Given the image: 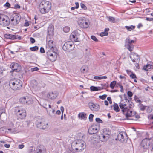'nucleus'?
Instances as JSON below:
<instances>
[{
    "label": "nucleus",
    "instance_id": "47",
    "mask_svg": "<svg viewBox=\"0 0 153 153\" xmlns=\"http://www.w3.org/2000/svg\"><path fill=\"white\" fill-rule=\"evenodd\" d=\"M43 122H42V123L41 124V126H42V127H43V125H44V124H45V125H46L45 127H46V128L47 127L48 123H47V122H46L45 119H43Z\"/></svg>",
    "mask_w": 153,
    "mask_h": 153
},
{
    "label": "nucleus",
    "instance_id": "59",
    "mask_svg": "<svg viewBox=\"0 0 153 153\" xmlns=\"http://www.w3.org/2000/svg\"><path fill=\"white\" fill-rule=\"evenodd\" d=\"M8 125L9 127H10L13 128L14 126V125L13 123L11 122H9Z\"/></svg>",
    "mask_w": 153,
    "mask_h": 153
},
{
    "label": "nucleus",
    "instance_id": "64",
    "mask_svg": "<svg viewBox=\"0 0 153 153\" xmlns=\"http://www.w3.org/2000/svg\"><path fill=\"white\" fill-rule=\"evenodd\" d=\"M14 8L15 9H19L20 8V7L19 5L16 4L15 5Z\"/></svg>",
    "mask_w": 153,
    "mask_h": 153
},
{
    "label": "nucleus",
    "instance_id": "23",
    "mask_svg": "<svg viewBox=\"0 0 153 153\" xmlns=\"http://www.w3.org/2000/svg\"><path fill=\"white\" fill-rule=\"evenodd\" d=\"M130 57L133 62H137L140 59L139 56L134 53H132L130 55Z\"/></svg>",
    "mask_w": 153,
    "mask_h": 153
},
{
    "label": "nucleus",
    "instance_id": "31",
    "mask_svg": "<svg viewBox=\"0 0 153 153\" xmlns=\"http://www.w3.org/2000/svg\"><path fill=\"white\" fill-rule=\"evenodd\" d=\"M18 64L16 63L13 62L10 65V67L13 70V71H16L17 70Z\"/></svg>",
    "mask_w": 153,
    "mask_h": 153
},
{
    "label": "nucleus",
    "instance_id": "15",
    "mask_svg": "<svg viewBox=\"0 0 153 153\" xmlns=\"http://www.w3.org/2000/svg\"><path fill=\"white\" fill-rule=\"evenodd\" d=\"M54 30L53 26L52 24L49 25L48 29V35L47 37L48 40V39H51L53 37Z\"/></svg>",
    "mask_w": 153,
    "mask_h": 153
},
{
    "label": "nucleus",
    "instance_id": "48",
    "mask_svg": "<svg viewBox=\"0 0 153 153\" xmlns=\"http://www.w3.org/2000/svg\"><path fill=\"white\" fill-rule=\"evenodd\" d=\"M94 117V115L92 114H90L89 117V119L90 122H92L93 120V118Z\"/></svg>",
    "mask_w": 153,
    "mask_h": 153
},
{
    "label": "nucleus",
    "instance_id": "19",
    "mask_svg": "<svg viewBox=\"0 0 153 153\" xmlns=\"http://www.w3.org/2000/svg\"><path fill=\"white\" fill-rule=\"evenodd\" d=\"M36 153H46V148L42 145L37 146L36 148Z\"/></svg>",
    "mask_w": 153,
    "mask_h": 153
},
{
    "label": "nucleus",
    "instance_id": "17",
    "mask_svg": "<svg viewBox=\"0 0 153 153\" xmlns=\"http://www.w3.org/2000/svg\"><path fill=\"white\" fill-rule=\"evenodd\" d=\"M79 35L77 30H75L71 34L70 37L71 39L74 42H76L78 41V38Z\"/></svg>",
    "mask_w": 153,
    "mask_h": 153
},
{
    "label": "nucleus",
    "instance_id": "16",
    "mask_svg": "<svg viewBox=\"0 0 153 153\" xmlns=\"http://www.w3.org/2000/svg\"><path fill=\"white\" fill-rule=\"evenodd\" d=\"M150 145L149 140L148 138H145L143 139L141 143V147L144 149H147L149 148Z\"/></svg>",
    "mask_w": 153,
    "mask_h": 153
},
{
    "label": "nucleus",
    "instance_id": "62",
    "mask_svg": "<svg viewBox=\"0 0 153 153\" xmlns=\"http://www.w3.org/2000/svg\"><path fill=\"white\" fill-rule=\"evenodd\" d=\"M119 85L120 86V92L122 93H124V91L123 87L122 85Z\"/></svg>",
    "mask_w": 153,
    "mask_h": 153
},
{
    "label": "nucleus",
    "instance_id": "3",
    "mask_svg": "<svg viewBox=\"0 0 153 153\" xmlns=\"http://www.w3.org/2000/svg\"><path fill=\"white\" fill-rule=\"evenodd\" d=\"M30 85L33 91L37 94H39L41 97L43 96L45 92L42 91L40 93L42 88L44 87V86L42 85L41 83H38L36 80H33L31 81Z\"/></svg>",
    "mask_w": 153,
    "mask_h": 153
},
{
    "label": "nucleus",
    "instance_id": "10",
    "mask_svg": "<svg viewBox=\"0 0 153 153\" xmlns=\"http://www.w3.org/2000/svg\"><path fill=\"white\" fill-rule=\"evenodd\" d=\"M10 22L9 18L6 15L1 14V25L8 26Z\"/></svg>",
    "mask_w": 153,
    "mask_h": 153
},
{
    "label": "nucleus",
    "instance_id": "43",
    "mask_svg": "<svg viewBox=\"0 0 153 153\" xmlns=\"http://www.w3.org/2000/svg\"><path fill=\"white\" fill-rule=\"evenodd\" d=\"M93 143L94 144V146H95L100 147V146L99 143L95 140L93 141Z\"/></svg>",
    "mask_w": 153,
    "mask_h": 153
},
{
    "label": "nucleus",
    "instance_id": "55",
    "mask_svg": "<svg viewBox=\"0 0 153 153\" xmlns=\"http://www.w3.org/2000/svg\"><path fill=\"white\" fill-rule=\"evenodd\" d=\"M108 35V33L107 32L104 31V32H102L100 34V36H107Z\"/></svg>",
    "mask_w": 153,
    "mask_h": 153
},
{
    "label": "nucleus",
    "instance_id": "46",
    "mask_svg": "<svg viewBox=\"0 0 153 153\" xmlns=\"http://www.w3.org/2000/svg\"><path fill=\"white\" fill-rule=\"evenodd\" d=\"M31 51H35L38 49V47L37 46H35L33 47H30V48Z\"/></svg>",
    "mask_w": 153,
    "mask_h": 153
},
{
    "label": "nucleus",
    "instance_id": "57",
    "mask_svg": "<svg viewBox=\"0 0 153 153\" xmlns=\"http://www.w3.org/2000/svg\"><path fill=\"white\" fill-rule=\"evenodd\" d=\"M96 121L98 123H102V120L99 118H97L95 119Z\"/></svg>",
    "mask_w": 153,
    "mask_h": 153
},
{
    "label": "nucleus",
    "instance_id": "63",
    "mask_svg": "<svg viewBox=\"0 0 153 153\" xmlns=\"http://www.w3.org/2000/svg\"><path fill=\"white\" fill-rule=\"evenodd\" d=\"M146 20L148 21H153V18H149V17H146Z\"/></svg>",
    "mask_w": 153,
    "mask_h": 153
},
{
    "label": "nucleus",
    "instance_id": "29",
    "mask_svg": "<svg viewBox=\"0 0 153 153\" xmlns=\"http://www.w3.org/2000/svg\"><path fill=\"white\" fill-rule=\"evenodd\" d=\"M2 111V112L1 113V120L3 121L4 120L6 119L7 117L6 114L4 112L5 109H3Z\"/></svg>",
    "mask_w": 153,
    "mask_h": 153
},
{
    "label": "nucleus",
    "instance_id": "25",
    "mask_svg": "<svg viewBox=\"0 0 153 153\" xmlns=\"http://www.w3.org/2000/svg\"><path fill=\"white\" fill-rule=\"evenodd\" d=\"M78 117L79 119L85 120L87 119L86 114L84 112L79 113L78 115Z\"/></svg>",
    "mask_w": 153,
    "mask_h": 153
},
{
    "label": "nucleus",
    "instance_id": "56",
    "mask_svg": "<svg viewBox=\"0 0 153 153\" xmlns=\"http://www.w3.org/2000/svg\"><path fill=\"white\" fill-rule=\"evenodd\" d=\"M29 24L28 21L27 20H25V24L24 25V26L27 27L29 26Z\"/></svg>",
    "mask_w": 153,
    "mask_h": 153
},
{
    "label": "nucleus",
    "instance_id": "33",
    "mask_svg": "<svg viewBox=\"0 0 153 153\" xmlns=\"http://www.w3.org/2000/svg\"><path fill=\"white\" fill-rule=\"evenodd\" d=\"M12 129L11 128H1V131H5V132H7L8 133H12L13 132V131H12Z\"/></svg>",
    "mask_w": 153,
    "mask_h": 153
},
{
    "label": "nucleus",
    "instance_id": "2",
    "mask_svg": "<svg viewBox=\"0 0 153 153\" xmlns=\"http://www.w3.org/2000/svg\"><path fill=\"white\" fill-rule=\"evenodd\" d=\"M51 7V4L50 2L46 0H43L40 3L39 10L42 14L48 13Z\"/></svg>",
    "mask_w": 153,
    "mask_h": 153
},
{
    "label": "nucleus",
    "instance_id": "36",
    "mask_svg": "<svg viewBox=\"0 0 153 153\" xmlns=\"http://www.w3.org/2000/svg\"><path fill=\"white\" fill-rule=\"evenodd\" d=\"M107 77L106 76H95L94 77V79L96 80H101L102 79H106Z\"/></svg>",
    "mask_w": 153,
    "mask_h": 153
},
{
    "label": "nucleus",
    "instance_id": "7",
    "mask_svg": "<svg viewBox=\"0 0 153 153\" xmlns=\"http://www.w3.org/2000/svg\"><path fill=\"white\" fill-rule=\"evenodd\" d=\"M72 146H75L76 150H78L80 152L84 150L86 146L85 142L81 140H77L75 142L73 143Z\"/></svg>",
    "mask_w": 153,
    "mask_h": 153
},
{
    "label": "nucleus",
    "instance_id": "8",
    "mask_svg": "<svg viewBox=\"0 0 153 153\" xmlns=\"http://www.w3.org/2000/svg\"><path fill=\"white\" fill-rule=\"evenodd\" d=\"M20 19L21 17L19 14L17 13L13 14L11 17L10 23L16 25L19 22Z\"/></svg>",
    "mask_w": 153,
    "mask_h": 153
},
{
    "label": "nucleus",
    "instance_id": "54",
    "mask_svg": "<svg viewBox=\"0 0 153 153\" xmlns=\"http://www.w3.org/2000/svg\"><path fill=\"white\" fill-rule=\"evenodd\" d=\"M91 38L95 42H97L98 41V40L94 36H91Z\"/></svg>",
    "mask_w": 153,
    "mask_h": 153
},
{
    "label": "nucleus",
    "instance_id": "35",
    "mask_svg": "<svg viewBox=\"0 0 153 153\" xmlns=\"http://www.w3.org/2000/svg\"><path fill=\"white\" fill-rule=\"evenodd\" d=\"M125 27L128 31H131L132 30L134 29V28L135 27V26L131 25L129 26H126Z\"/></svg>",
    "mask_w": 153,
    "mask_h": 153
},
{
    "label": "nucleus",
    "instance_id": "39",
    "mask_svg": "<svg viewBox=\"0 0 153 153\" xmlns=\"http://www.w3.org/2000/svg\"><path fill=\"white\" fill-rule=\"evenodd\" d=\"M138 106L140 108V110L142 111H144L145 109H146V107H147V106H144L143 104H141L140 103L139 104Z\"/></svg>",
    "mask_w": 153,
    "mask_h": 153
},
{
    "label": "nucleus",
    "instance_id": "49",
    "mask_svg": "<svg viewBox=\"0 0 153 153\" xmlns=\"http://www.w3.org/2000/svg\"><path fill=\"white\" fill-rule=\"evenodd\" d=\"M80 6L81 8L84 10H85L87 9L86 6L82 3L80 4Z\"/></svg>",
    "mask_w": 153,
    "mask_h": 153
},
{
    "label": "nucleus",
    "instance_id": "13",
    "mask_svg": "<svg viewBox=\"0 0 153 153\" xmlns=\"http://www.w3.org/2000/svg\"><path fill=\"white\" fill-rule=\"evenodd\" d=\"M56 51H49L47 52V56L49 59L52 62L56 61L57 58Z\"/></svg>",
    "mask_w": 153,
    "mask_h": 153
},
{
    "label": "nucleus",
    "instance_id": "58",
    "mask_svg": "<svg viewBox=\"0 0 153 153\" xmlns=\"http://www.w3.org/2000/svg\"><path fill=\"white\" fill-rule=\"evenodd\" d=\"M10 6V3L8 2H7L4 5V6L5 7H8Z\"/></svg>",
    "mask_w": 153,
    "mask_h": 153
},
{
    "label": "nucleus",
    "instance_id": "14",
    "mask_svg": "<svg viewBox=\"0 0 153 153\" xmlns=\"http://www.w3.org/2000/svg\"><path fill=\"white\" fill-rule=\"evenodd\" d=\"M126 135L125 133L121 132L120 133L117 135V138H115L116 140H118L122 143H126L127 142V137L124 135Z\"/></svg>",
    "mask_w": 153,
    "mask_h": 153
},
{
    "label": "nucleus",
    "instance_id": "51",
    "mask_svg": "<svg viewBox=\"0 0 153 153\" xmlns=\"http://www.w3.org/2000/svg\"><path fill=\"white\" fill-rule=\"evenodd\" d=\"M39 70V68L37 67L31 68L30 69V71L31 72H33L34 71H38Z\"/></svg>",
    "mask_w": 153,
    "mask_h": 153
},
{
    "label": "nucleus",
    "instance_id": "11",
    "mask_svg": "<svg viewBox=\"0 0 153 153\" xmlns=\"http://www.w3.org/2000/svg\"><path fill=\"white\" fill-rule=\"evenodd\" d=\"M134 42V40H131L129 38H127L125 42L126 47L130 51H132L134 48V45L133 44Z\"/></svg>",
    "mask_w": 153,
    "mask_h": 153
},
{
    "label": "nucleus",
    "instance_id": "4",
    "mask_svg": "<svg viewBox=\"0 0 153 153\" xmlns=\"http://www.w3.org/2000/svg\"><path fill=\"white\" fill-rule=\"evenodd\" d=\"M9 85L13 90H18L22 86V82L19 79H14L10 81Z\"/></svg>",
    "mask_w": 153,
    "mask_h": 153
},
{
    "label": "nucleus",
    "instance_id": "24",
    "mask_svg": "<svg viewBox=\"0 0 153 153\" xmlns=\"http://www.w3.org/2000/svg\"><path fill=\"white\" fill-rule=\"evenodd\" d=\"M26 104L30 105L32 104L33 103V98L31 95H29L26 96Z\"/></svg>",
    "mask_w": 153,
    "mask_h": 153
},
{
    "label": "nucleus",
    "instance_id": "34",
    "mask_svg": "<svg viewBox=\"0 0 153 153\" xmlns=\"http://www.w3.org/2000/svg\"><path fill=\"white\" fill-rule=\"evenodd\" d=\"M26 96L20 98L19 100V101L21 103L23 104H26Z\"/></svg>",
    "mask_w": 153,
    "mask_h": 153
},
{
    "label": "nucleus",
    "instance_id": "50",
    "mask_svg": "<svg viewBox=\"0 0 153 153\" xmlns=\"http://www.w3.org/2000/svg\"><path fill=\"white\" fill-rule=\"evenodd\" d=\"M129 76L131 78L133 79H134L137 78V77L136 75L133 72H131V74H130Z\"/></svg>",
    "mask_w": 153,
    "mask_h": 153
},
{
    "label": "nucleus",
    "instance_id": "18",
    "mask_svg": "<svg viewBox=\"0 0 153 153\" xmlns=\"http://www.w3.org/2000/svg\"><path fill=\"white\" fill-rule=\"evenodd\" d=\"M47 48L49 49V51H56V48L54 47L53 41L52 40L48 41L47 45Z\"/></svg>",
    "mask_w": 153,
    "mask_h": 153
},
{
    "label": "nucleus",
    "instance_id": "9",
    "mask_svg": "<svg viewBox=\"0 0 153 153\" xmlns=\"http://www.w3.org/2000/svg\"><path fill=\"white\" fill-rule=\"evenodd\" d=\"M100 128V124L97 123L92 125L88 130V132L90 134H93L97 133Z\"/></svg>",
    "mask_w": 153,
    "mask_h": 153
},
{
    "label": "nucleus",
    "instance_id": "42",
    "mask_svg": "<svg viewBox=\"0 0 153 153\" xmlns=\"http://www.w3.org/2000/svg\"><path fill=\"white\" fill-rule=\"evenodd\" d=\"M63 31L65 33H68L70 30V28L69 27L66 26L64 27L63 29Z\"/></svg>",
    "mask_w": 153,
    "mask_h": 153
},
{
    "label": "nucleus",
    "instance_id": "37",
    "mask_svg": "<svg viewBox=\"0 0 153 153\" xmlns=\"http://www.w3.org/2000/svg\"><path fill=\"white\" fill-rule=\"evenodd\" d=\"M114 110L116 111V112H119L120 111V109L118 107V105L117 103H114L113 105Z\"/></svg>",
    "mask_w": 153,
    "mask_h": 153
},
{
    "label": "nucleus",
    "instance_id": "12",
    "mask_svg": "<svg viewBox=\"0 0 153 153\" xmlns=\"http://www.w3.org/2000/svg\"><path fill=\"white\" fill-rule=\"evenodd\" d=\"M74 43L71 42H66L63 46V50L65 51H70L74 48Z\"/></svg>",
    "mask_w": 153,
    "mask_h": 153
},
{
    "label": "nucleus",
    "instance_id": "1",
    "mask_svg": "<svg viewBox=\"0 0 153 153\" xmlns=\"http://www.w3.org/2000/svg\"><path fill=\"white\" fill-rule=\"evenodd\" d=\"M128 105L126 103L120 102L119 106L123 114L126 118L133 116L134 115V112H132V108L134 106V104L128 100Z\"/></svg>",
    "mask_w": 153,
    "mask_h": 153
},
{
    "label": "nucleus",
    "instance_id": "61",
    "mask_svg": "<svg viewBox=\"0 0 153 153\" xmlns=\"http://www.w3.org/2000/svg\"><path fill=\"white\" fill-rule=\"evenodd\" d=\"M30 42L32 43H34L35 41V39L33 38H32V37H30Z\"/></svg>",
    "mask_w": 153,
    "mask_h": 153
},
{
    "label": "nucleus",
    "instance_id": "26",
    "mask_svg": "<svg viewBox=\"0 0 153 153\" xmlns=\"http://www.w3.org/2000/svg\"><path fill=\"white\" fill-rule=\"evenodd\" d=\"M99 139L101 141L105 142L108 140L109 138L102 134L99 136Z\"/></svg>",
    "mask_w": 153,
    "mask_h": 153
},
{
    "label": "nucleus",
    "instance_id": "5",
    "mask_svg": "<svg viewBox=\"0 0 153 153\" xmlns=\"http://www.w3.org/2000/svg\"><path fill=\"white\" fill-rule=\"evenodd\" d=\"M14 112L17 117L20 119H23L26 116V110L22 107H16L14 109Z\"/></svg>",
    "mask_w": 153,
    "mask_h": 153
},
{
    "label": "nucleus",
    "instance_id": "6",
    "mask_svg": "<svg viewBox=\"0 0 153 153\" xmlns=\"http://www.w3.org/2000/svg\"><path fill=\"white\" fill-rule=\"evenodd\" d=\"M78 24L80 27L82 28H87L89 26V20L84 17H80L79 18Z\"/></svg>",
    "mask_w": 153,
    "mask_h": 153
},
{
    "label": "nucleus",
    "instance_id": "44",
    "mask_svg": "<svg viewBox=\"0 0 153 153\" xmlns=\"http://www.w3.org/2000/svg\"><path fill=\"white\" fill-rule=\"evenodd\" d=\"M127 95L129 97V99L131 100L132 98L131 97L133 96V93L130 91H128L127 92Z\"/></svg>",
    "mask_w": 153,
    "mask_h": 153
},
{
    "label": "nucleus",
    "instance_id": "32",
    "mask_svg": "<svg viewBox=\"0 0 153 153\" xmlns=\"http://www.w3.org/2000/svg\"><path fill=\"white\" fill-rule=\"evenodd\" d=\"M90 89L91 91H97L102 89V88L100 87H97L92 86L90 87Z\"/></svg>",
    "mask_w": 153,
    "mask_h": 153
},
{
    "label": "nucleus",
    "instance_id": "27",
    "mask_svg": "<svg viewBox=\"0 0 153 153\" xmlns=\"http://www.w3.org/2000/svg\"><path fill=\"white\" fill-rule=\"evenodd\" d=\"M102 134L109 138L110 137L111 132L109 129L104 128L103 130V133Z\"/></svg>",
    "mask_w": 153,
    "mask_h": 153
},
{
    "label": "nucleus",
    "instance_id": "28",
    "mask_svg": "<svg viewBox=\"0 0 153 153\" xmlns=\"http://www.w3.org/2000/svg\"><path fill=\"white\" fill-rule=\"evenodd\" d=\"M5 38L7 39H16V36L14 35H12L9 34H6L4 35Z\"/></svg>",
    "mask_w": 153,
    "mask_h": 153
},
{
    "label": "nucleus",
    "instance_id": "21",
    "mask_svg": "<svg viewBox=\"0 0 153 153\" xmlns=\"http://www.w3.org/2000/svg\"><path fill=\"white\" fill-rule=\"evenodd\" d=\"M89 105L90 109L92 111H97L99 109V105L97 104L90 103Z\"/></svg>",
    "mask_w": 153,
    "mask_h": 153
},
{
    "label": "nucleus",
    "instance_id": "53",
    "mask_svg": "<svg viewBox=\"0 0 153 153\" xmlns=\"http://www.w3.org/2000/svg\"><path fill=\"white\" fill-rule=\"evenodd\" d=\"M146 109L147 112L148 113H150L152 111V109L149 107L147 106V107L146 108Z\"/></svg>",
    "mask_w": 153,
    "mask_h": 153
},
{
    "label": "nucleus",
    "instance_id": "45",
    "mask_svg": "<svg viewBox=\"0 0 153 153\" xmlns=\"http://www.w3.org/2000/svg\"><path fill=\"white\" fill-rule=\"evenodd\" d=\"M28 153H36V151L35 149H33L32 147H31L29 149Z\"/></svg>",
    "mask_w": 153,
    "mask_h": 153
},
{
    "label": "nucleus",
    "instance_id": "22",
    "mask_svg": "<svg viewBox=\"0 0 153 153\" xmlns=\"http://www.w3.org/2000/svg\"><path fill=\"white\" fill-rule=\"evenodd\" d=\"M43 119L42 118H39L36 121V125L37 126V127H38L40 129H44L46 128V125L45 124H44L43 125V127H42V126H41V124L42 123L43 121Z\"/></svg>",
    "mask_w": 153,
    "mask_h": 153
},
{
    "label": "nucleus",
    "instance_id": "30",
    "mask_svg": "<svg viewBox=\"0 0 153 153\" xmlns=\"http://www.w3.org/2000/svg\"><path fill=\"white\" fill-rule=\"evenodd\" d=\"M47 111L48 114L51 117H53L54 116L55 111L54 109H47Z\"/></svg>",
    "mask_w": 153,
    "mask_h": 153
},
{
    "label": "nucleus",
    "instance_id": "40",
    "mask_svg": "<svg viewBox=\"0 0 153 153\" xmlns=\"http://www.w3.org/2000/svg\"><path fill=\"white\" fill-rule=\"evenodd\" d=\"M116 83V82L115 81H114L110 83V86L112 89H113Z\"/></svg>",
    "mask_w": 153,
    "mask_h": 153
},
{
    "label": "nucleus",
    "instance_id": "60",
    "mask_svg": "<svg viewBox=\"0 0 153 153\" xmlns=\"http://www.w3.org/2000/svg\"><path fill=\"white\" fill-rule=\"evenodd\" d=\"M24 145L23 144L19 145L18 146V148L19 149H22L24 147Z\"/></svg>",
    "mask_w": 153,
    "mask_h": 153
},
{
    "label": "nucleus",
    "instance_id": "52",
    "mask_svg": "<svg viewBox=\"0 0 153 153\" xmlns=\"http://www.w3.org/2000/svg\"><path fill=\"white\" fill-rule=\"evenodd\" d=\"M107 96V95L106 94H104L102 96H99V98L101 99H102V100H104L105 99L106 97Z\"/></svg>",
    "mask_w": 153,
    "mask_h": 153
},
{
    "label": "nucleus",
    "instance_id": "41",
    "mask_svg": "<svg viewBox=\"0 0 153 153\" xmlns=\"http://www.w3.org/2000/svg\"><path fill=\"white\" fill-rule=\"evenodd\" d=\"M108 20L112 23H114L115 22V19L113 17L109 16L108 17Z\"/></svg>",
    "mask_w": 153,
    "mask_h": 153
},
{
    "label": "nucleus",
    "instance_id": "20",
    "mask_svg": "<svg viewBox=\"0 0 153 153\" xmlns=\"http://www.w3.org/2000/svg\"><path fill=\"white\" fill-rule=\"evenodd\" d=\"M58 95V94L56 92H51L48 93L47 97L49 99L53 100L55 99Z\"/></svg>",
    "mask_w": 153,
    "mask_h": 153
},
{
    "label": "nucleus",
    "instance_id": "38",
    "mask_svg": "<svg viewBox=\"0 0 153 153\" xmlns=\"http://www.w3.org/2000/svg\"><path fill=\"white\" fill-rule=\"evenodd\" d=\"M153 68V65H150L148 64L145 66L143 67V69L145 71H148V69H150Z\"/></svg>",
    "mask_w": 153,
    "mask_h": 153
}]
</instances>
